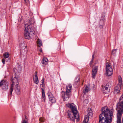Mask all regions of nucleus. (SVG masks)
I'll return each instance as SVG.
<instances>
[{"label":"nucleus","mask_w":123,"mask_h":123,"mask_svg":"<svg viewBox=\"0 0 123 123\" xmlns=\"http://www.w3.org/2000/svg\"><path fill=\"white\" fill-rule=\"evenodd\" d=\"M47 95L48 96L51 102L52 103H55L56 102V100L55 98L50 92L48 91L47 93Z\"/></svg>","instance_id":"10"},{"label":"nucleus","mask_w":123,"mask_h":123,"mask_svg":"<svg viewBox=\"0 0 123 123\" xmlns=\"http://www.w3.org/2000/svg\"><path fill=\"white\" fill-rule=\"evenodd\" d=\"M92 111H90L89 112H88V116H88V117L89 116H91L92 115Z\"/></svg>","instance_id":"25"},{"label":"nucleus","mask_w":123,"mask_h":123,"mask_svg":"<svg viewBox=\"0 0 123 123\" xmlns=\"http://www.w3.org/2000/svg\"><path fill=\"white\" fill-rule=\"evenodd\" d=\"M17 83L15 86H16V88H18V87H20L19 85V84L18 82V83Z\"/></svg>","instance_id":"27"},{"label":"nucleus","mask_w":123,"mask_h":123,"mask_svg":"<svg viewBox=\"0 0 123 123\" xmlns=\"http://www.w3.org/2000/svg\"><path fill=\"white\" fill-rule=\"evenodd\" d=\"M20 87H18V88H16L15 91L17 94L18 95H19L20 94Z\"/></svg>","instance_id":"18"},{"label":"nucleus","mask_w":123,"mask_h":123,"mask_svg":"<svg viewBox=\"0 0 123 123\" xmlns=\"http://www.w3.org/2000/svg\"><path fill=\"white\" fill-rule=\"evenodd\" d=\"M12 84L11 85L10 89V93L11 95L12 92L13 90V85L14 84L16 83H18V80L17 78L14 77V78L12 80Z\"/></svg>","instance_id":"8"},{"label":"nucleus","mask_w":123,"mask_h":123,"mask_svg":"<svg viewBox=\"0 0 123 123\" xmlns=\"http://www.w3.org/2000/svg\"><path fill=\"white\" fill-rule=\"evenodd\" d=\"M94 54H93V55H92V58H94Z\"/></svg>","instance_id":"35"},{"label":"nucleus","mask_w":123,"mask_h":123,"mask_svg":"<svg viewBox=\"0 0 123 123\" xmlns=\"http://www.w3.org/2000/svg\"><path fill=\"white\" fill-rule=\"evenodd\" d=\"M66 106L69 108L71 111V112L68 111V118L74 122L75 118L77 119V121H79V115L75 105L73 103H68L66 104Z\"/></svg>","instance_id":"2"},{"label":"nucleus","mask_w":123,"mask_h":123,"mask_svg":"<svg viewBox=\"0 0 123 123\" xmlns=\"http://www.w3.org/2000/svg\"><path fill=\"white\" fill-rule=\"evenodd\" d=\"M48 60L46 58H43L42 61V64H43L46 65L48 63Z\"/></svg>","instance_id":"17"},{"label":"nucleus","mask_w":123,"mask_h":123,"mask_svg":"<svg viewBox=\"0 0 123 123\" xmlns=\"http://www.w3.org/2000/svg\"><path fill=\"white\" fill-rule=\"evenodd\" d=\"M39 123H41L39 122Z\"/></svg>","instance_id":"42"},{"label":"nucleus","mask_w":123,"mask_h":123,"mask_svg":"<svg viewBox=\"0 0 123 123\" xmlns=\"http://www.w3.org/2000/svg\"><path fill=\"white\" fill-rule=\"evenodd\" d=\"M84 103H86V104H87L88 103V100L87 99H85L84 101Z\"/></svg>","instance_id":"30"},{"label":"nucleus","mask_w":123,"mask_h":123,"mask_svg":"<svg viewBox=\"0 0 123 123\" xmlns=\"http://www.w3.org/2000/svg\"><path fill=\"white\" fill-rule=\"evenodd\" d=\"M20 50L21 51V55H23L25 56L27 52L26 49L25 48L24 49H23L21 51V50Z\"/></svg>","instance_id":"15"},{"label":"nucleus","mask_w":123,"mask_h":123,"mask_svg":"<svg viewBox=\"0 0 123 123\" xmlns=\"http://www.w3.org/2000/svg\"><path fill=\"white\" fill-rule=\"evenodd\" d=\"M103 22V20H101L100 21V22Z\"/></svg>","instance_id":"40"},{"label":"nucleus","mask_w":123,"mask_h":123,"mask_svg":"<svg viewBox=\"0 0 123 123\" xmlns=\"http://www.w3.org/2000/svg\"><path fill=\"white\" fill-rule=\"evenodd\" d=\"M116 49H113L112 51V53L113 54H115L116 52Z\"/></svg>","instance_id":"29"},{"label":"nucleus","mask_w":123,"mask_h":123,"mask_svg":"<svg viewBox=\"0 0 123 123\" xmlns=\"http://www.w3.org/2000/svg\"><path fill=\"white\" fill-rule=\"evenodd\" d=\"M79 77H77L76 78V79L75 80V82H76V80L78 79V80H79Z\"/></svg>","instance_id":"34"},{"label":"nucleus","mask_w":123,"mask_h":123,"mask_svg":"<svg viewBox=\"0 0 123 123\" xmlns=\"http://www.w3.org/2000/svg\"><path fill=\"white\" fill-rule=\"evenodd\" d=\"M26 115L25 116V119H24L25 120H26V122H27V118L26 117Z\"/></svg>","instance_id":"33"},{"label":"nucleus","mask_w":123,"mask_h":123,"mask_svg":"<svg viewBox=\"0 0 123 123\" xmlns=\"http://www.w3.org/2000/svg\"><path fill=\"white\" fill-rule=\"evenodd\" d=\"M116 109L117 112V123H121V118L123 112V93L117 104Z\"/></svg>","instance_id":"4"},{"label":"nucleus","mask_w":123,"mask_h":123,"mask_svg":"<svg viewBox=\"0 0 123 123\" xmlns=\"http://www.w3.org/2000/svg\"><path fill=\"white\" fill-rule=\"evenodd\" d=\"M106 72L107 74L109 76L113 74V69L111 64L107 63L106 64Z\"/></svg>","instance_id":"5"},{"label":"nucleus","mask_w":123,"mask_h":123,"mask_svg":"<svg viewBox=\"0 0 123 123\" xmlns=\"http://www.w3.org/2000/svg\"><path fill=\"white\" fill-rule=\"evenodd\" d=\"M28 0H24L25 1H27Z\"/></svg>","instance_id":"41"},{"label":"nucleus","mask_w":123,"mask_h":123,"mask_svg":"<svg viewBox=\"0 0 123 123\" xmlns=\"http://www.w3.org/2000/svg\"><path fill=\"white\" fill-rule=\"evenodd\" d=\"M100 27L101 28H102L103 27V26L102 25H100Z\"/></svg>","instance_id":"37"},{"label":"nucleus","mask_w":123,"mask_h":123,"mask_svg":"<svg viewBox=\"0 0 123 123\" xmlns=\"http://www.w3.org/2000/svg\"><path fill=\"white\" fill-rule=\"evenodd\" d=\"M111 85V82H109L105 86H103L102 85V87L103 92L105 93H108L109 91Z\"/></svg>","instance_id":"6"},{"label":"nucleus","mask_w":123,"mask_h":123,"mask_svg":"<svg viewBox=\"0 0 123 123\" xmlns=\"http://www.w3.org/2000/svg\"><path fill=\"white\" fill-rule=\"evenodd\" d=\"M0 87L2 88V89L4 91L7 90L8 88L7 83L4 80H2L0 82Z\"/></svg>","instance_id":"7"},{"label":"nucleus","mask_w":123,"mask_h":123,"mask_svg":"<svg viewBox=\"0 0 123 123\" xmlns=\"http://www.w3.org/2000/svg\"><path fill=\"white\" fill-rule=\"evenodd\" d=\"M37 43L39 47H40L42 45V42L41 40H40L39 39L37 40Z\"/></svg>","instance_id":"20"},{"label":"nucleus","mask_w":123,"mask_h":123,"mask_svg":"<svg viewBox=\"0 0 123 123\" xmlns=\"http://www.w3.org/2000/svg\"><path fill=\"white\" fill-rule=\"evenodd\" d=\"M9 56V53H5L3 55L4 57L5 58H8Z\"/></svg>","instance_id":"22"},{"label":"nucleus","mask_w":123,"mask_h":123,"mask_svg":"<svg viewBox=\"0 0 123 123\" xmlns=\"http://www.w3.org/2000/svg\"><path fill=\"white\" fill-rule=\"evenodd\" d=\"M2 62L3 64H5V59H3L2 60Z\"/></svg>","instance_id":"31"},{"label":"nucleus","mask_w":123,"mask_h":123,"mask_svg":"<svg viewBox=\"0 0 123 123\" xmlns=\"http://www.w3.org/2000/svg\"><path fill=\"white\" fill-rule=\"evenodd\" d=\"M94 59V58H92L91 60L90 61L92 62H93Z\"/></svg>","instance_id":"36"},{"label":"nucleus","mask_w":123,"mask_h":123,"mask_svg":"<svg viewBox=\"0 0 123 123\" xmlns=\"http://www.w3.org/2000/svg\"><path fill=\"white\" fill-rule=\"evenodd\" d=\"M27 122H26V120H25L24 119L22 121L21 123H27Z\"/></svg>","instance_id":"28"},{"label":"nucleus","mask_w":123,"mask_h":123,"mask_svg":"<svg viewBox=\"0 0 123 123\" xmlns=\"http://www.w3.org/2000/svg\"><path fill=\"white\" fill-rule=\"evenodd\" d=\"M35 75L33 78V80L34 83L37 84L39 83V80L36 72H35Z\"/></svg>","instance_id":"12"},{"label":"nucleus","mask_w":123,"mask_h":123,"mask_svg":"<svg viewBox=\"0 0 123 123\" xmlns=\"http://www.w3.org/2000/svg\"><path fill=\"white\" fill-rule=\"evenodd\" d=\"M72 87V85L70 84L67 85L66 87V92L69 93L71 91Z\"/></svg>","instance_id":"13"},{"label":"nucleus","mask_w":123,"mask_h":123,"mask_svg":"<svg viewBox=\"0 0 123 123\" xmlns=\"http://www.w3.org/2000/svg\"><path fill=\"white\" fill-rule=\"evenodd\" d=\"M120 85L118 84L115 88L114 92L117 93L119 92L121 88Z\"/></svg>","instance_id":"14"},{"label":"nucleus","mask_w":123,"mask_h":123,"mask_svg":"<svg viewBox=\"0 0 123 123\" xmlns=\"http://www.w3.org/2000/svg\"><path fill=\"white\" fill-rule=\"evenodd\" d=\"M89 120V117L87 116H85L83 122L85 123H87Z\"/></svg>","instance_id":"19"},{"label":"nucleus","mask_w":123,"mask_h":123,"mask_svg":"<svg viewBox=\"0 0 123 123\" xmlns=\"http://www.w3.org/2000/svg\"><path fill=\"white\" fill-rule=\"evenodd\" d=\"M42 84H44V79L43 78L41 80Z\"/></svg>","instance_id":"26"},{"label":"nucleus","mask_w":123,"mask_h":123,"mask_svg":"<svg viewBox=\"0 0 123 123\" xmlns=\"http://www.w3.org/2000/svg\"><path fill=\"white\" fill-rule=\"evenodd\" d=\"M122 78L121 77L119 78V84L118 85H121L122 84Z\"/></svg>","instance_id":"24"},{"label":"nucleus","mask_w":123,"mask_h":123,"mask_svg":"<svg viewBox=\"0 0 123 123\" xmlns=\"http://www.w3.org/2000/svg\"><path fill=\"white\" fill-rule=\"evenodd\" d=\"M42 98H43V101H44L45 100V97L44 91V90L43 89H42Z\"/></svg>","instance_id":"16"},{"label":"nucleus","mask_w":123,"mask_h":123,"mask_svg":"<svg viewBox=\"0 0 123 123\" xmlns=\"http://www.w3.org/2000/svg\"><path fill=\"white\" fill-rule=\"evenodd\" d=\"M102 112L99 115V123H109L112 121L113 113H111L108 108L106 106L101 110Z\"/></svg>","instance_id":"1"},{"label":"nucleus","mask_w":123,"mask_h":123,"mask_svg":"<svg viewBox=\"0 0 123 123\" xmlns=\"http://www.w3.org/2000/svg\"><path fill=\"white\" fill-rule=\"evenodd\" d=\"M33 23V22L30 19L28 24H25V26L24 31V36L26 39H30L34 34L35 31L34 28L31 25Z\"/></svg>","instance_id":"3"},{"label":"nucleus","mask_w":123,"mask_h":123,"mask_svg":"<svg viewBox=\"0 0 123 123\" xmlns=\"http://www.w3.org/2000/svg\"><path fill=\"white\" fill-rule=\"evenodd\" d=\"M42 87H44V84H42Z\"/></svg>","instance_id":"39"},{"label":"nucleus","mask_w":123,"mask_h":123,"mask_svg":"<svg viewBox=\"0 0 123 123\" xmlns=\"http://www.w3.org/2000/svg\"><path fill=\"white\" fill-rule=\"evenodd\" d=\"M39 120L40 121L43 123L44 122L45 119L43 117H41L39 118Z\"/></svg>","instance_id":"23"},{"label":"nucleus","mask_w":123,"mask_h":123,"mask_svg":"<svg viewBox=\"0 0 123 123\" xmlns=\"http://www.w3.org/2000/svg\"><path fill=\"white\" fill-rule=\"evenodd\" d=\"M90 90V89L87 86H86L85 87V89L83 90V92L84 93H86L88 92Z\"/></svg>","instance_id":"21"},{"label":"nucleus","mask_w":123,"mask_h":123,"mask_svg":"<svg viewBox=\"0 0 123 123\" xmlns=\"http://www.w3.org/2000/svg\"><path fill=\"white\" fill-rule=\"evenodd\" d=\"M98 68V66H96L95 67L94 66H93L92 73V76L93 78H95V76L97 74Z\"/></svg>","instance_id":"11"},{"label":"nucleus","mask_w":123,"mask_h":123,"mask_svg":"<svg viewBox=\"0 0 123 123\" xmlns=\"http://www.w3.org/2000/svg\"><path fill=\"white\" fill-rule=\"evenodd\" d=\"M39 50L41 52H42V49H40Z\"/></svg>","instance_id":"38"},{"label":"nucleus","mask_w":123,"mask_h":123,"mask_svg":"<svg viewBox=\"0 0 123 123\" xmlns=\"http://www.w3.org/2000/svg\"><path fill=\"white\" fill-rule=\"evenodd\" d=\"M62 96L63 98L64 101H67L68 100L69 97V93L65 92L63 91L62 92Z\"/></svg>","instance_id":"9"},{"label":"nucleus","mask_w":123,"mask_h":123,"mask_svg":"<svg viewBox=\"0 0 123 123\" xmlns=\"http://www.w3.org/2000/svg\"><path fill=\"white\" fill-rule=\"evenodd\" d=\"M92 63H93V62H91V61L90 62V67L92 66Z\"/></svg>","instance_id":"32"}]
</instances>
